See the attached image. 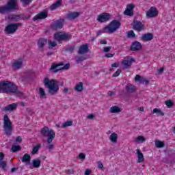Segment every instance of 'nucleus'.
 <instances>
[{
    "instance_id": "72a5a7b5",
    "label": "nucleus",
    "mask_w": 175,
    "mask_h": 175,
    "mask_svg": "<svg viewBox=\"0 0 175 175\" xmlns=\"http://www.w3.org/2000/svg\"><path fill=\"white\" fill-rule=\"evenodd\" d=\"M153 114H157L158 116H161V117H163L165 116V113L162 111V110L158 109V108H154L152 111Z\"/></svg>"
},
{
    "instance_id": "393cba45",
    "label": "nucleus",
    "mask_w": 175,
    "mask_h": 175,
    "mask_svg": "<svg viewBox=\"0 0 175 175\" xmlns=\"http://www.w3.org/2000/svg\"><path fill=\"white\" fill-rule=\"evenodd\" d=\"M47 44V39L46 38H40L38 42V46L39 49H41L42 51H43V49L44 45Z\"/></svg>"
},
{
    "instance_id": "2f4dec72",
    "label": "nucleus",
    "mask_w": 175,
    "mask_h": 175,
    "mask_svg": "<svg viewBox=\"0 0 175 175\" xmlns=\"http://www.w3.org/2000/svg\"><path fill=\"white\" fill-rule=\"evenodd\" d=\"M75 91L77 92H81L84 90V86H83V82H79L75 87Z\"/></svg>"
},
{
    "instance_id": "f8f14e48",
    "label": "nucleus",
    "mask_w": 175,
    "mask_h": 175,
    "mask_svg": "<svg viewBox=\"0 0 175 175\" xmlns=\"http://www.w3.org/2000/svg\"><path fill=\"white\" fill-rule=\"evenodd\" d=\"M135 9V4L130 3L126 5V8L124 12V16H129L130 17L133 16V10Z\"/></svg>"
},
{
    "instance_id": "aec40b11",
    "label": "nucleus",
    "mask_w": 175,
    "mask_h": 175,
    "mask_svg": "<svg viewBox=\"0 0 175 175\" xmlns=\"http://www.w3.org/2000/svg\"><path fill=\"white\" fill-rule=\"evenodd\" d=\"M135 62V59L131 57H125L122 61V64L124 68H128L132 65V63Z\"/></svg>"
},
{
    "instance_id": "a18cd8bd",
    "label": "nucleus",
    "mask_w": 175,
    "mask_h": 175,
    "mask_svg": "<svg viewBox=\"0 0 175 175\" xmlns=\"http://www.w3.org/2000/svg\"><path fill=\"white\" fill-rule=\"evenodd\" d=\"M165 105L167 106V107H173V106H174V103L172 102V100H166L165 101Z\"/></svg>"
},
{
    "instance_id": "423d86ee",
    "label": "nucleus",
    "mask_w": 175,
    "mask_h": 175,
    "mask_svg": "<svg viewBox=\"0 0 175 175\" xmlns=\"http://www.w3.org/2000/svg\"><path fill=\"white\" fill-rule=\"evenodd\" d=\"M23 27V23H10L5 27V32L8 35H10L14 33L18 29V27Z\"/></svg>"
},
{
    "instance_id": "6ab92c4d",
    "label": "nucleus",
    "mask_w": 175,
    "mask_h": 175,
    "mask_svg": "<svg viewBox=\"0 0 175 175\" xmlns=\"http://www.w3.org/2000/svg\"><path fill=\"white\" fill-rule=\"evenodd\" d=\"M88 51H90L88 44H85L80 46L79 49L78 50V54H80V55L87 54Z\"/></svg>"
},
{
    "instance_id": "4c0bfd02",
    "label": "nucleus",
    "mask_w": 175,
    "mask_h": 175,
    "mask_svg": "<svg viewBox=\"0 0 175 175\" xmlns=\"http://www.w3.org/2000/svg\"><path fill=\"white\" fill-rule=\"evenodd\" d=\"M155 146L157 148H163V147H165V143L159 140H157L155 141Z\"/></svg>"
},
{
    "instance_id": "4be33fe9",
    "label": "nucleus",
    "mask_w": 175,
    "mask_h": 175,
    "mask_svg": "<svg viewBox=\"0 0 175 175\" xmlns=\"http://www.w3.org/2000/svg\"><path fill=\"white\" fill-rule=\"evenodd\" d=\"M135 81H139L140 84H145L148 85L150 84V81L146 79V78L142 77V76L137 75L135 77Z\"/></svg>"
},
{
    "instance_id": "37998d69",
    "label": "nucleus",
    "mask_w": 175,
    "mask_h": 175,
    "mask_svg": "<svg viewBox=\"0 0 175 175\" xmlns=\"http://www.w3.org/2000/svg\"><path fill=\"white\" fill-rule=\"evenodd\" d=\"M39 91H40V98H44V96H46V92H44V90L43 89V88H40Z\"/></svg>"
},
{
    "instance_id": "338daca9",
    "label": "nucleus",
    "mask_w": 175,
    "mask_h": 175,
    "mask_svg": "<svg viewBox=\"0 0 175 175\" xmlns=\"http://www.w3.org/2000/svg\"><path fill=\"white\" fill-rule=\"evenodd\" d=\"M100 44H107V41L106 40H102L100 41Z\"/></svg>"
},
{
    "instance_id": "a211bd4d",
    "label": "nucleus",
    "mask_w": 175,
    "mask_h": 175,
    "mask_svg": "<svg viewBox=\"0 0 175 175\" xmlns=\"http://www.w3.org/2000/svg\"><path fill=\"white\" fill-rule=\"evenodd\" d=\"M125 88L127 94H135L137 91V88L131 83L127 84Z\"/></svg>"
},
{
    "instance_id": "c85d7f7f",
    "label": "nucleus",
    "mask_w": 175,
    "mask_h": 175,
    "mask_svg": "<svg viewBox=\"0 0 175 175\" xmlns=\"http://www.w3.org/2000/svg\"><path fill=\"white\" fill-rule=\"evenodd\" d=\"M40 163H42V161H40V159H34L32 162L33 167H34V169L40 167Z\"/></svg>"
},
{
    "instance_id": "de8ad7c7",
    "label": "nucleus",
    "mask_w": 175,
    "mask_h": 175,
    "mask_svg": "<svg viewBox=\"0 0 175 175\" xmlns=\"http://www.w3.org/2000/svg\"><path fill=\"white\" fill-rule=\"evenodd\" d=\"M121 75V70L118 69L115 73L113 74L112 77H118Z\"/></svg>"
},
{
    "instance_id": "0eeeda50",
    "label": "nucleus",
    "mask_w": 175,
    "mask_h": 175,
    "mask_svg": "<svg viewBox=\"0 0 175 175\" xmlns=\"http://www.w3.org/2000/svg\"><path fill=\"white\" fill-rule=\"evenodd\" d=\"M54 39L57 42H69L72 39V36L68 33H61L56 32L54 34Z\"/></svg>"
},
{
    "instance_id": "20e7f679",
    "label": "nucleus",
    "mask_w": 175,
    "mask_h": 175,
    "mask_svg": "<svg viewBox=\"0 0 175 175\" xmlns=\"http://www.w3.org/2000/svg\"><path fill=\"white\" fill-rule=\"evenodd\" d=\"M40 134L43 137H48L46 139L48 144L53 143V140L55 138V132L53 129H49L46 126L41 129Z\"/></svg>"
},
{
    "instance_id": "7ed1b4c3",
    "label": "nucleus",
    "mask_w": 175,
    "mask_h": 175,
    "mask_svg": "<svg viewBox=\"0 0 175 175\" xmlns=\"http://www.w3.org/2000/svg\"><path fill=\"white\" fill-rule=\"evenodd\" d=\"M18 10V5H17V0H8L6 5L0 7V14H5V13H12Z\"/></svg>"
},
{
    "instance_id": "13d9d810",
    "label": "nucleus",
    "mask_w": 175,
    "mask_h": 175,
    "mask_svg": "<svg viewBox=\"0 0 175 175\" xmlns=\"http://www.w3.org/2000/svg\"><path fill=\"white\" fill-rule=\"evenodd\" d=\"M67 174H75V170H73V169L68 170Z\"/></svg>"
},
{
    "instance_id": "79ce46f5",
    "label": "nucleus",
    "mask_w": 175,
    "mask_h": 175,
    "mask_svg": "<svg viewBox=\"0 0 175 175\" xmlns=\"http://www.w3.org/2000/svg\"><path fill=\"white\" fill-rule=\"evenodd\" d=\"M136 143H143L144 142H146V138L143 136H138L135 139Z\"/></svg>"
},
{
    "instance_id": "774afa93",
    "label": "nucleus",
    "mask_w": 175,
    "mask_h": 175,
    "mask_svg": "<svg viewBox=\"0 0 175 175\" xmlns=\"http://www.w3.org/2000/svg\"><path fill=\"white\" fill-rule=\"evenodd\" d=\"M163 68H161L159 70H158V72H159V75H161V73H163Z\"/></svg>"
},
{
    "instance_id": "c756f323",
    "label": "nucleus",
    "mask_w": 175,
    "mask_h": 175,
    "mask_svg": "<svg viewBox=\"0 0 175 175\" xmlns=\"http://www.w3.org/2000/svg\"><path fill=\"white\" fill-rule=\"evenodd\" d=\"M110 113L116 114V113H121V108L118 106H113L109 109Z\"/></svg>"
},
{
    "instance_id": "2eb2a0df",
    "label": "nucleus",
    "mask_w": 175,
    "mask_h": 175,
    "mask_svg": "<svg viewBox=\"0 0 175 175\" xmlns=\"http://www.w3.org/2000/svg\"><path fill=\"white\" fill-rule=\"evenodd\" d=\"M48 16L47 11L44 10L42 12L36 15L32 20L33 21H37V20H44V18H47Z\"/></svg>"
},
{
    "instance_id": "9d476101",
    "label": "nucleus",
    "mask_w": 175,
    "mask_h": 175,
    "mask_svg": "<svg viewBox=\"0 0 175 175\" xmlns=\"http://www.w3.org/2000/svg\"><path fill=\"white\" fill-rule=\"evenodd\" d=\"M111 18V14L107 12H103L99 14L97 17V21L98 23H107Z\"/></svg>"
},
{
    "instance_id": "c9c22d12",
    "label": "nucleus",
    "mask_w": 175,
    "mask_h": 175,
    "mask_svg": "<svg viewBox=\"0 0 175 175\" xmlns=\"http://www.w3.org/2000/svg\"><path fill=\"white\" fill-rule=\"evenodd\" d=\"M11 150L12 152H17L21 150V146L20 145H12Z\"/></svg>"
},
{
    "instance_id": "e2e57ef3",
    "label": "nucleus",
    "mask_w": 175,
    "mask_h": 175,
    "mask_svg": "<svg viewBox=\"0 0 175 175\" xmlns=\"http://www.w3.org/2000/svg\"><path fill=\"white\" fill-rule=\"evenodd\" d=\"M46 148H48V150H53V148H54V145L51 143L46 146Z\"/></svg>"
},
{
    "instance_id": "58836bf2",
    "label": "nucleus",
    "mask_w": 175,
    "mask_h": 175,
    "mask_svg": "<svg viewBox=\"0 0 175 175\" xmlns=\"http://www.w3.org/2000/svg\"><path fill=\"white\" fill-rule=\"evenodd\" d=\"M72 125H73V121L72 120H68L67 122H65L62 125V128H68V126H72Z\"/></svg>"
},
{
    "instance_id": "680f3d73",
    "label": "nucleus",
    "mask_w": 175,
    "mask_h": 175,
    "mask_svg": "<svg viewBox=\"0 0 175 175\" xmlns=\"http://www.w3.org/2000/svg\"><path fill=\"white\" fill-rule=\"evenodd\" d=\"M105 57L107 58H111L113 57H114V54H112V53H106L105 54Z\"/></svg>"
},
{
    "instance_id": "39448f33",
    "label": "nucleus",
    "mask_w": 175,
    "mask_h": 175,
    "mask_svg": "<svg viewBox=\"0 0 175 175\" xmlns=\"http://www.w3.org/2000/svg\"><path fill=\"white\" fill-rule=\"evenodd\" d=\"M3 128L5 133L7 136H12V132H13V125L10 118L8 115H4L3 116Z\"/></svg>"
},
{
    "instance_id": "5701e85b",
    "label": "nucleus",
    "mask_w": 175,
    "mask_h": 175,
    "mask_svg": "<svg viewBox=\"0 0 175 175\" xmlns=\"http://www.w3.org/2000/svg\"><path fill=\"white\" fill-rule=\"evenodd\" d=\"M80 16V12H68L67 14V20L70 21H73L75 18H77Z\"/></svg>"
},
{
    "instance_id": "4468645a",
    "label": "nucleus",
    "mask_w": 175,
    "mask_h": 175,
    "mask_svg": "<svg viewBox=\"0 0 175 175\" xmlns=\"http://www.w3.org/2000/svg\"><path fill=\"white\" fill-rule=\"evenodd\" d=\"M158 16V11L155 7H150L148 11L146 12V16L148 18H152Z\"/></svg>"
},
{
    "instance_id": "a878e982",
    "label": "nucleus",
    "mask_w": 175,
    "mask_h": 175,
    "mask_svg": "<svg viewBox=\"0 0 175 175\" xmlns=\"http://www.w3.org/2000/svg\"><path fill=\"white\" fill-rule=\"evenodd\" d=\"M21 161L23 163H26V165H30L31 164V156L26 153L21 158Z\"/></svg>"
},
{
    "instance_id": "9b49d317",
    "label": "nucleus",
    "mask_w": 175,
    "mask_h": 175,
    "mask_svg": "<svg viewBox=\"0 0 175 175\" xmlns=\"http://www.w3.org/2000/svg\"><path fill=\"white\" fill-rule=\"evenodd\" d=\"M133 29L137 32H142L144 29V25L141 21L134 20L133 22Z\"/></svg>"
},
{
    "instance_id": "09e8293b",
    "label": "nucleus",
    "mask_w": 175,
    "mask_h": 175,
    "mask_svg": "<svg viewBox=\"0 0 175 175\" xmlns=\"http://www.w3.org/2000/svg\"><path fill=\"white\" fill-rule=\"evenodd\" d=\"M106 29H104L103 30H99L98 31H96V36H100V35H102V33H105V32H106Z\"/></svg>"
},
{
    "instance_id": "0e129e2a",
    "label": "nucleus",
    "mask_w": 175,
    "mask_h": 175,
    "mask_svg": "<svg viewBox=\"0 0 175 175\" xmlns=\"http://www.w3.org/2000/svg\"><path fill=\"white\" fill-rule=\"evenodd\" d=\"M118 66H120V63H113V64H111V67L112 68H118Z\"/></svg>"
},
{
    "instance_id": "69168bd1",
    "label": "nucleus",
    "mask_w": 175,
    "mask_h": 175,
    "mask_svg": "<svg viewBox=\"0 0 175 175\" xmlns=\"http://www.w3.org/2000/svg\"><path fill=\"white\" fill-rule=\"evenodd\" d=\"M91 173H92V171L90 170L87 169L85 171V175H90V174H91Z\"/></svg>"
},
{
    "instance_id": "49530a36",
    "label": "nucleus",
    "mask_w": 175,
    "mask_h": 175,
    "mask_svg": "<svg viewBox=\"0 0 175 175\" xmlns=\"http://www.w3.org/2000/svg\"><path fill=\"white\" fill-rule=\"evenodd\" d=\"M70 68V64H66L62 68H61L62 70H68Z\"/></svg>"
},
{
    "instance_id": "412c9836",
    "label": "nucleus",
    "mask_w": 175,
    "mask_h": 175,
    "mask_svg": "<svg viewBox=\"0 0 175 175\" xmlns=\"http://www.w3.org/2000/svg\"><path fill=\"white\" fill-rule=\"evenodd\" d=\"M17 109V104H10L1 109L3 111H14Z\"/></svg>"
},
{
    "instance_id": "4d7b16f0",
    "label": "nucleus",
    "mask_w": 175,
    "mask_h": 175,
    "mask_svg": "<svg viewBox=\"0 0 175 175\" xmlns=\"http://www.w3.org/2000/svg\"><path fill=\"white\" fill-rule=\"evenodd\" d=\"M87 118L88 120H94V118H95V115H94L93 113L90 114L89 116H87Z\"/></svg>"
},
{
    "instance_id": "bb28decb",
    "label": "nucleus",
    "mask_w": 175,
    "mask_h": 175,
    "mask_svg": "<svg viewBox=\"0 0 175 175\" xmlns=\"http://www.w3.org/2000/svg\"><path fill=\"white\" fill-rule=\"evenodd\" d=\"M62 5V0H57L56 2H55L51 5V10H55V9H58V8H61Z\"/></svg>"
},
{
    "instance_id": "6e6d98bb",
    "label": "nucleus",
    "mask_w": 175,
    "mask_h": 175,
    "mask_svg": "<svg viewBox=\"0 0 175 175\" xmlns=\"http://www.w3.org/2000/svg\"><path fill=\"white\" fill-rule=\"evenodd\" d=\"M97 163L98 169H103V163L101 161H98Z\"/></svg>"
},
{
    "instance_id": "e433bc0d",
    "label": "nucleus",
    "mask_w": 175,
    "mask_h": 175,
    "mask_svg": "<svg viewBox=\"0 0 175 175\" xmlns=\"http://www.w3.org/2000/svg\"><path fill=\"white\" fill-rule=\"evenodd\" d=\"M85 59H87V58L85 57V56H78L75 58V61L77 64H81V62L85 61Z\"/></svg>"
},
{
    "instance_id": "bf43d9fd",
    "label": "nucleus",
    "mask_w": 175,
    "mask_h": 175,
    "mask_svg": "<svg viewBox=\"0 0 175 175\" xmlns=\"http://www.w3.org/2000/svg\"><path fill=\"white\" fill-rule=\"evenodd\" d=\"M16 143H21L23 142V139L21 138V137L18 136L16 137Z\"/></svg>"
},
{
    "instance_id": "f03ea898",
    "label": "nucleus",
    "mask_w": 175,
    "mask_h": 175,
    "mask_svg": "<svg viewBox=\"0 0 175 175\" xmlns=\"http://www.w3.org/2000/svg\"><path fill=\"white\" fill-rule=\"evenodd\" d=\"M17 92V86L8 81H0V92L2 94H14Z\"/></svg>"
},
{
    "instance_id": "c03bdc74",
    "label": "nucleus",
    "mask_w": 175,
    "mask_h": 175,
    "mask_svg": "<svg viewBox=\"0 0 175 175\" xmlns=\"http://www.w3.org/2000/svg\"><path fill=\"white\" fill-rule=\"evenodd\" d=\"M75 49H76V46L75 45H72L70 46H68L66 51H69V53H70L71 54L73 53V51H75Z\"/></svg>"
},
{
    "instance_id": "f257e3e1",
    "label": "nucleus",
    "mask_w": 175,
    "mask_h": 175,
    "mask_svg": "<svg viewBox=\"0 0 175 175\" xmlns=\"http://www.w3.org/2000/svg\"><path fill=\"white\" fill-rule=\"evenodd\" d=\"M44 85L48 88V92L51 95H55L59 91V86H58V81L55 79H49V77L44 79Z\"/></svg>"
},
{
    "instance_id": "f3484780",
    "label": "nucleus",
    "mask_w": 175,
    "mask_h": 175,
    "mask_svg": "<svg viewBox=\"0 0 175 175\" xmlns=\"http://www.w3.org/2000/svg\"><path fill=\"white\" fill-rule=\"evenodd\" d=\"M154 39V34L152 33H146L142 35L141 40L143 42H150Z\"/></svg>"
},
{
    "instance_id": "b1692460",
    "label": "nucleus",
    "mask_w": 175,
    "mask_h": 175,
    "mask_svg": "<svg viewBox=\"0 0 175 175\" xmlns=\"http://www.w3.org/2000/svg\"><path fill=\"white\" fill-rule=\"evenodd\" d=\"M20 15L18 14H10L8 16V20L12 23H18L20 21Z\"/></svg>"
},
{
    "instance_id": "603ef678",
    "label": "nucleus",
    "mask_w": 175,
    "mask_h": 175,
    "mask_svg": "<svg viewBox=\"0 0 175 175\" xmlns=\"http://www.w3.org/2000/svg\"><path fill=\"white\" fill-rule=\"evenodd\" d=\"M49 46H51L52 49H53V47H55V46H57V42L55 41H53V42L49 41Z\"/></svg>"
},
{
    "instance_id": "f704fd0d",
    "label": "nucleus",
    "mask_w": 175,
    "mask_h": 175,
    "mask_svg": "<svg viewBox=\"0 0 175 175\" xmlns=\"http://www.w3.org/2000/svg\"><path fill=\"white\" fill-rule=\"evenodd\" d=\"M40 147H42L41 144H38L36 146H34L31 151V154L35 155V154H36V152H38V151H39V150L40 149Z\"/></svg>"
},
{
    "instance_id": "864d4df0",
    "label": "nucleus",
    "mask_w": 175,
    "mask_h": 175,
    "mask_svg": "<svg viewBox=\"0 0 175 175\" xmlns=\"http://www.w3.org/2000/svg\"><path fill=\"white\" fill-rule=\"evenodd\" d=\"M110 50H111V46H106L103 48V51L105 53H109V51H110Z\"/></svg>"
},
{
    "instance_id": "ea45409f",
    "label": "nucleus",
    "mask_w": 175,
    "mask_h": 175,
    "mask_svg": "<svg viewBox=\"0 0 175 175\" xmlns=\"http://www.w3.org/2000/svg\"><path fill=\"white\" fill-rule=\"evenodd\" d=\"M127 38H136V34H135V32L133 31V30H130L127 33Z\"/></svg>"
},
{
    "instance_id": "ddd939ff",
    "label": "nucleus",
    "mask_w": 175,
    "mask_h": 175,
    "mask_svg": "<svg viewBox=\"0 0 175 175\" xmlns=\"http://www.w3.org/2000/svg\"><path fill=\"white\" fill-rule=\"evenodd\" d=\"M143 49V45L139 41H134L130 46L131 51H140Z\"/></svg>"
},
{
    "instance_id": "3c124183",
    "label": "nucleus",
    "mask_w": 175,
    "mask_h": 175,
    "mask_svg": "<svg viewBox=\"0 0 175 175\" xmlns=\"http://www.w3.org/2000/svg\"><path fill=\"white\" fill-rule=\"evenodd\" d=\"M78 158H79L82 161H84V159H85V154L80 153L78 156Z\"/></svg>"
},
{
    "instance_id": "a19ab883",
    "label": "nucleus",
    "mask_w": 175,
    "mask_h": 175,
    "mask_svg": "<svg viewBox=\"0 0 175 175\" xmlns=\"http://www.w3.org/2000/svg\"><path fill=\"white\" fill-rule=\"evenodd\" d=\"M31 18V15H25V14H21L20 19L26 21L27 20H29Z\"/></svg>"
},
{
    "instance_id": "dca6fc26",
    "label": "nucleus",
    "mask_w": 175,
    "mask_h": 175,
    "mask_svg": "<svg viewBox=\"0 0 175 175\" xmlns=\"http://www.w3.org/2000/svg\"><path fill=\"white\" fill-rule=\"evenodd\" d=\"M59 66H64V63L62 62L56 64L53 63L51 68H49V70L52 73H57V72H59V70H62V69L61 68H59Z\"/></svg>"
},
{
    "instance_id": "473e14b6",
    "label": "nucleus",
    "mask_w": 175,
    "mask_h": 175,
    "mask_svg": "<svg viewBox=\"0 0 175 175\" xmlns=\"http://www.w3.org/2000/svg\"><path fill=\"white\" fill-rule=\"evenodd\" d=\"M118 139V135L116 133H113L110 136H109V139L112 143H117V139Z\"/></svg>"
},
{
    "instance_id": "6e6552de",
    "label": "nucleus",
    "mask_w": 175,
    "mask_h": 175,
    "mask_svg": "<svg viewBox=\"0 0 175 175\" xmlns=\"http://www.w3.org/2000/svg\"><path fill=\"white\" fill-rule=\"evenodd\" d=\"M121 27V23L118 20L112 21L108 26L105 27V29H107L109 33L116 32Z\"/></svg>"
},
{
    "instance_id": "7c9ffc66",
    "label": "nucleus",
    "mask_w": 175,
    "mask_h": 175,
    "mask_svg": "<svg viewBox=\"0 0 175 175\" xmlns=\"http://www.w3.org/2000/svg\"><path fill=\"white\" fill-rule=\"evenodd\" d=\"M23 66V60L21 59L19 61L15 62L12 64V68H16V69H20Z\"/></svg>"
},
{
    "instance_id": "cd10ccee",
    "label": "nucleus",
    "mask_w": 175,
    "mask_h": 175,
    "mask_svg": "<svg viewBox=\"0 0 175 175\" xmlns=\"http://www.w3.org/2000/svg\"><path fill=\"white\" fill-rule=\"evenodd\" d=\"M137 154L138 158V160L137 161V163H142V162H144V156L140 151V149H137Z\"/></svg>"
},
{
    "instance_id": "052dcab7",
    "label": "nucleus",
    "mask_w": 175,
    "mask_h": 175,
    "mask_svg": "<svg viewBox=\"0 0 175 175\" xmlns=\"http://www.w3.org/2000/svg\"><path fill=\"white\" fill-rule=\"evenodd\" d=\"M3 158H5V154L3 152H0V162H3Z\"/></svg>"
},
{
    "instance_id": "1a4fd4ad",
    "label": "nucleus",
    "mask_w": 175,
    "mask_h": 175,
    "mask_svg": "<svg viewBox=\"0 0 175 175\" xmlns=\"http://www.w3.org/2000/svg\"><path fill=\"white\" fill-rule=\"evenodd\" d=\"M64 23H65L64 18H60L51 23L50 25L52 31H58V29H62L64 28Z\"/></svg>"
},
{
    "instance_id": "5fc2aeb1",
    "label": "nucleus",
    "mask_w": 175,
    "mask_h": 175,
    "mask_svg": "<svg viewBox=\"0 0 175 175\" xmlns=\"http://www.w3.org/2000/svg\"><path fill=\"white\" fill-rule=\"evenodd\" d=\"M21 2H23L25 5H29L31 2H32V0H21Z\"/></svg>"
},
{
    "instance_id": "8fccbe9b",
    "label": "nucleus",
    "mask_w": 175,
    "mask_h": 175,
    "mask_svg": "<svg viewBox=\"0 0 175 175\" xmlns=\"http://www.w3.org/2000/svg\"><path fill=\"white\" fill-rule=\"evenodd\" d=\"M1 166L2 169L5 170V169H6L8 164L5 161H0V167Z\"/></svg>"
}]
</instances>
